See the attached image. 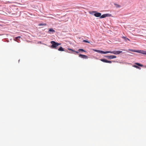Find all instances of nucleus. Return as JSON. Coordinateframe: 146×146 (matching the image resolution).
Returning <instances> with one entry per match:
<instances>
[{"mask_svg":"<svg viewBox=\"0 0 146 146\" xmlns=\"http://www.w3.org/2000/svg\"><path fill=\"white\" fill-rule=\"evenodd\" d=\"M100 60L103 62H106V63H111L112 62L111 61L108 60H106V59H104V58L100 59Z\"/></svg>","mask_w":146,"mask_h":146,"instance_id":"2","label":"nucleus"},{"mask_svg":"<svg viewBox=\"0 0 146 146\" xmlns=\"http://www.w3.org/2000/svg\"><path fill=\"white\" fill-rule=\"evenodd\" d=\"M78 51H79V52L81 51L84 52H86V51L84 50V49H78Z\"/></svg>","mask_w":146,"mask_h":146,"instance_id":"19","label":"nucleus"},{"mask_svg":"<svg viewBox=\"0 0 146 146\" xmlns=\"http://www.w3.org/2000/svg\"><path fill=\"white\" fill-rule=\"evenodd\" d=\"M79 57H80L82 58H84V59H88V56L85 55H83L82 54H79Z\"/></svg>","mask_w":146,"mask_h":146,"instance_id":"4","label":"nucleus"},{"mask_svg":"<svg viewBox=\"0 0 146 146\" xmlns=\"http://www.w3.org/2000/svg\"><path fill=\"white\" fill-rule=\"evenodd\" d=\"M136 65H137L138 66H141V67H143V65H142V64H141L139 63H135Z\"/></svg>","mask_w":146,"mask_h":146,"instance_id":"17","label":"nucleus"},{"mask_svg":"<svg viewBox=\"0 0 146 146\" xmlns=\"http://www.w3.org/2000/svg\"><path fill=\"white\" fill-rule=\"evenodd\" d=\"M133 66L134 67H135V68H138V69H141V68L140 67H139L136 66V65H133Z\"/></svg>","mask_w":146,"mask_h":146,"instance_id":"18","label":"nucleus"},{"mask_svg":"<svg viewBox=\"0 0 146 146\" xmlns=\"http://www.w3.org/2000/svg\"><path fill=\"white\" fill-rule=\"evenodd\" d=\"M21 36H18L17 37H16L15 38V39H14L17 42H19V38H21Z\"/></svg>","mask_w":146,"mask_h":146,"instance_id":"9","label":"nucleus"},{"mask_svg":"<svg viewBox=\"0 0 146 146\" xmlns=\"http://www.w3.org/2000/svg\"><path fill=\"white\" fill-rule=\"evenodd\" d=\"M99 50H94V51L96 52H98V51Z\"/></svg>","mask_w":146,"mask_h":146,"instance_id":"24","label":"nucleus"},{"mask_svg":"<svg viewBox=\"0 0 146 146\" xmlns=\"http://www.w3.org/2000/svg\"><path fill=\"white\" fill-rule=\"evenodd\" d=\"M109 59H112L116 58V56L114 55H110L106 56Z\"/></svg>","mask_w":146,"mask_h":146,"instance_id":"3","label":"nucleus"},{"mask_svg":"<svg viewBox=\"0 0 146 146\" xmlns=\"http://www.w3.org/2000/svg\"><path fill=\"white\" fill-rule=\"evenodd\" d=\"M95 12H96V11H92L90 13L92 14L94 13H95Z\"/></svg>","mask_w":146,"mask_h":146,"instance_id":"22","label":"nucleus"},{"mask_svg":"<svg viewBox=\"0 0 146 146\" xmlns=\"http://www.w3.org/2000/svg\"><path fill=\"white\" fill-rule=\"evenodd\" d=\"M115 51H107V54L108 53H110L112 54H115Z\"/></svg>","mask_w":146,"mask_h":146,"instance_id":"10","label":"nucleus"},{"mask_svg":"<svg viewBox=\"0 0 146 146\" xmlns=\"http://www.w3.org/2000/svg\"><path fill=\"white\" fill-rule=\"evenodd\" d=\"M122 51H115V54L117 55L119 54L120 53H122Z\"/></svg>","mask_w":146,"mask_h":146,"instance_id":"13","label":"nucleus"},{"mask_svg":"<svg viewBox=\"0 0 146 146\" xmlns=\"http://www.w3.org/2000/svg\"><path fill=\"white\" fill-rule=\"evenodd\" d=\"M98 51V52L99 53H100L101 54H107V51L104 52L102 50H99Z\"/></svg>","mask_w":146,"mask_h":146,"instance_id":"11","label":"nucleus"},{"mask_svg":"<svg viewBox=\"0 0 146 146\" xmlns=\"http://www.w3.org/2000/svg\"><path fill=\"white\" fill-rule=\"evenodd\" d=\"M50 43L52 44L51 46V48H55L57 49V47L61 45V44L56 42L54 41H51L50 42Z\"/></svg>","mask_w":146,"mask_h":146,"instance_id":"1","label":"nucleus"},{"mask_svg":"<svg viewBox=\"0 0 146 146\" xmlns=\"http://www.w3.org/2000/svg\"><path fill=\"white\" fill-rule=\"evenodd\" d=\"M1 35L0 34V35Z\"/></svg>","mask_w":146,"mask_h":146,"instance_id":"26","label":"nucleus"},{"mask_svg":"<svg viewBox=\"0 0 146 146\" xmlns=\"http://www.w3.org/2000/svg\"><path fill=\"white\" fill-rule=\"evenodd\" d=\"M39 26H42V25L45 26V25H46V24H45V23L40 24H39Z\"/></svg>","mask_w":146,"mask_h":146,"instance_id":"21","label":"nucleus"},{"mask_svg":"<svg viewBox=\"0 0 146 146\" xmlns=\"http://www.w3.org/2000/svg\"><path fill=\"white\" fill-rule=\"evenodd\" d=\"M138 53H141L142 54L146 55V51L144 50H139Z\"/></svg>","mask_w":146,"mask_h":146,"instance_id":"7","label":"nucleus"},{"mask_svg":"<svg viewBox=\"0 0 146 146\" xmlns=\"http://www.w3.org/2000/svg\"><path fill=\"white\" fill-rule=\"evenodd\" d=\"M68 50H71L72 52H76V53H78V52L75 51V50H73L72 49H70V48H68Z\"/></svg>","mask_w":146,"mask_h":146,"instance_id":"16","label":"nucleus"},{"mask_svg":"<svg viewBox=\"0 0 146 146\" xmlns=\"http://www.w3.org/2000/svg\"><path fill=\"white\" fill-rule=\"evenodd\" d=\"M122 38L124 39L126 41H127V40H128L129 41L130 40L129 38L125 36H122Z\"/></svg>","mask_w":146,"mask_h":146,"instance_id":"12","label":"nucleus"},{"mask_svg":"<svg viewBox=\"0 0 146 146\" xmlns=\"http://www.w3.org/2000/svg\"><path fill=\"white\" fill-rule=\"evenodd\" d=\"M38 43L41 44V42L40 41L39 42H38Z\"/></svg>","mask_w":146,"mask_h":146,"instance_id":"25","label":"nucleus"},{"mask_svg":"<svg viewBox=\"0 0 146 146\" xmlns=\"http://www.w3.org/2000/svg\"><path fill=\"white\" fill-rule=\"evenodd\" d=\"M129 50L130 51L135 52H136L138 53V52L139 51V50H134L132 49H130Z\"/></svg>","mask_w":146,"mask_h":146,"instance_id":"15","label":"nucleus"},{"mask_svg":"<svg viewBox=\"0 0 146 146\" xmlns=\"http://www.w3.org/2000/svg\"><path fill=\"white\" fill-rule=\"evenodd\" d=\"M58 50L59 51H64V49L62 47H60L58 49Z\"/></svg>","mask_w":146,"mask_h":146,"instance_id":"14","label":"nucleus"},{"mask_svg":"<svg viewBox=\"0 0 146 146\" xmlns=\"http://www.w3.org/2000/svg\"><path fill=\"white\" fill-rule=\"evenodd\" d=\"M115 5L116 6V7L117 8L120 7H121V6L120 5H118V4H115Z\"/></svg>","mask_w":146,"mask_h":146,"instance_id":"20","label":"nucleus"},{"mask_svg":"<svg viewBox=\"0 0 146 146\" xmlns=\"http://www.w3.org/2000/svg\"><path fill=\"white\" fill-rule=\"evenodd\" d=\"M109 16V14H104L102 16H101V17H100V18H105L106 17H108Z\"/></svg>","mask_w":146,"mask_h":146,"instance_id":"6","label":"nucleus"},{"mask_svg":"<svg viewBox=\"0 0 146 146\" xmlns=\"http://www.w3.org/2000/svg\"><path fill=\"white\" fill-rule=\"evenodd\" d=\"M51 32H52V33H54L55 32V31L52 28L50 29H49V31H48V33L49 34H50Z\"/></svg>","mask_w":146,"mask_h":146,"instance_id":"8","label":"nucleus"},{"mask_svg":"<svg viewBox=\"0 0 146 146\" xmlns=\"http://www.w3.org/2000/svg\"><path fill=\"white\" fill-rule=\"evenodd\" d=\"M94 15L96 17H100L101 15V14L100 13H98L97 12H95L94 14Z\"/></svg>","mask_w":146,"mask_h":146,"instance_id":"5","label":"nucleus"},{"mask_svg":"<svg viewBox=\"0 0 146 146\" xmlns=\"http://www.w3.org/2000/svg\"><path fill=\"white\" fill-rule=\"evenodd\" d=\"M83 41L84 42H87V43H90V42H89V41H87V40H84Z\"/></svg>","mask_w":146,"mask_h":146,"instance_id":"23","label":"nucleus"}]
</instances>
